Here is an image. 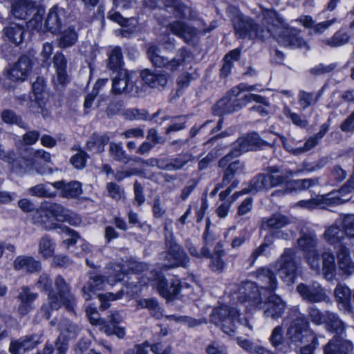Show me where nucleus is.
<instances>
[{
    "label": "nucleus",
    "instance_id": "f257e3e1",
    "mask_svg": "<svg viewBox=\"0 0 354 354\" xmlns=\"http://www.w3.org/2000/svg\"><path fill=\"white\" fill-rule=\"evenodd\" d=\"M263 17L266 23L270 26L266 29H259L250 18L238 14L232 19L236 35L241 38L248 37L250 39H261L272 35L277 38L279 44L286 47L301 48L306 45L305 41L299 35V30L290 28L283 18L274 10H264Z\"/></svg>",
    "mask_w": 354,
    "mask_h": 354
},
{
    "label": "nucleus",
    "instance_id": "f03ea898",
    "mask_svg": "<svg viewBox=\"0 0 354 354\" xmlns=\"http://www.w3.org/2000/svg\"><path fill=\"white\" fill-rule=\"evenodd\" d=\"M227 289L233 300L247 304L246 307L263 309L266 317L277 319L282 316L286 308V302L279 295L274 293L264 295L252 281L230 283Z\"/></svg>",
    "mask_w": 354,
    "mask_h": 354
},
{
    "label": "nucleus",
    "instance_id": "7ed1b4c3",
    "mask_svg": "<svg viewBox=\"0 0 354 354\" xmlns=\"http://www.w3.org/2000/svg\"><path fill=\"white\" fill-rule=\"evenodd\" d=\"M54 283L57 292L54 290L50 292L48 304L43 305L41 310L46 319L50 317L53 310H58L62 306H64L68 311H73L76 304L69 285L62 276H57Z\"/></svg>",
    "mask_w": 354,
    "mask_h": 354
},
{
    "label": "nucleus",
    "instance_id": "20e7f679",
    "mask_svg": "<svg viewBox=\"0 0 354 354\" xmlns=\"http://www.w3.org/2000/svg\"><path fill=\"white\" fill-rule=\"evenodd\" d=\"M239 317V313L235 308L223 305L214 308L210 315V321L230 336L235 334L239 325H243L252 330L253 327L249 321L247 319L241 320Z\"/></svg>",
    "mask_w": 354,
    "mask_h": 354
},
{
    "label": "nucleus",
    "instance_id": "39448f33",
    "mask_svg": "<svg viewBox=\"0 0 354 354\" xmlns=\"http://www.w3.org/2000/svg\"><path fill=\"white\" fill-rule=\"evenodd\" d=\"M292 319L286 331V339L290 346L298 347L307 342L313 335L309 322L305 315L299 312L297 307L291 309Z\"/></svg>",
    "mask_w": 354,
    "mask_h": 354
},
{
    "label": "nucleus",
    "instance_id": "423d86ee",
    "mask_svg": "<svg viewBox=\"0 0 354 354\" xmlns=\"http://www.w3.org/2000/svg\"><path fill=\"white\" fill-rule=\"evenodd\" d=\"M125 273L126 270L123 269L120 265H115L110 268L107 277L91 274L88 280L82 288L83 297L86 301L90 300L95 292L104 289L106 283L113 285L116 282L123 280Z\"/></svg>",
    "mask_w": 354,
    "mask_h": 354
},
{
    "label": "nucleus",
    "instance_id": "0eeeda50",
    "mask_svg": "<svg viewBox=\"0 0 354 354\" xmlns=\"http://www.w3.org/2000/svg\"><path fill=\"white\" fill-rule=\"evenodd\" d=\"M166 246L167 251L160 254V258L165 262L158 263V269L167 270L177 267H187L189 259L181 247L177 244L171 236L166 238Z\"/></svg>",
    "mask_w": 354,
    "mask_h": 354
},
{
    "label": "nucleus",
    "instance_id": "6e6552de",
    "mask_svg": "<svg viewBox=\"0 0 354 354\" xmlns=\"http://www.w3.org/2000/svg\"><path fill=\"white\" fill-rule=\"evenodd\" d=\"M179 57H175L171 60L161 55L160 50L156 46H151L147 50V55L153 66L159 68L165 67L167 69L174 71L190 57L189 52L185 48L179 50Z\"/></svg>",
    "mask_w": 354,
    "mask_h": 354
},
{
    "label": "nucleus",
    "instance_id": "1a4fd4ad",
    "mask_svg": "<svg viewBox=\"0 0 354 354\" xmlns=\"http://www.w3.org/2000/svg\"><path fill=\"white\" fill-rule=\"evenodd\" d=\"M252 102H256L260 104L269 106V103L264 97L249 93L243 95L239 100H234L233 101L227 99L220 100L214 105L213 110L214 113L218 115L231 113L239 110Z\"/></svg>",
    "mask_w": 354,
    "mask_h": 354
},
{
    "label": "nucleus",
    "instance_id": "9d476101",
    "mask_svg": "<svg viewBox=\"0 0 354 354\" xmlns=\"http://www.w3.org/2000/svg\"><path fill=\"white\" fill-rule=\"evenodd\" d=\"M273 266L286 284L290 285L294 283L296 279L297 265L295 252L292 249H286Z\"/></svg>",
    "mask_w": 354,
    "mask_h": 354
},
{
    "label": "nucleus",
    "instance_id": "9b49d317",
    "mask_svg": "<svg viewBox=\"0 0 354 354\" xmlns=\"http://www.w3.org/2000/svg\"><path fill=\"white\" fill-rule=\"evenodd\" d=\"M151 286L156 287L159 293L165 298L171 299L178 295L180 290L178 279H173L170 283L165 280L160 271L153 270L149 279Z\"/></svg>",
    "mask_w": 354,
    "mask_h": 354
},
{
    "label": "nucleus",
    "instance_id": "f8f14e48",
    "mask_svg": "<svg viewBox=\"0 0 354 354\" xmlns=\"http://www.w3.org/2000/svg\"><path fill=\"white\" fill-rule=\"evenodd\" d=\"M256 282H252L258 290L269 293H273L278 287V280L275 273L270 267L263 266L259 268L253 272Z\"/></svg>",
    "mask_w": 354,
    "mask_h": 354
},
{
    "label": "nucleus",
    "instance_id": "ddd939ff",
    "mask_svg": "<svg viewBox=\"0 0 354 354\" xmlns=\"http://www.w3.org/2000/svg\"><path fill=\"white\" fill-rule=\"evenodd\" d=\"M290 223L288 218L282 214H274L269 218H263L261 223L265 230H272L277 238L288 239L292 234L291 231H283L282 228Z\"/></svg>",
    "mask_w": 354,
    "mask_h": 354
},
{
    "label": "nucleus",
    "instance_id": "4468645a",
    "mask_svg": "<svg viewBox=\"0 0 354 354\" xmlns=\"http://www.w3.org/2000/svg\"><path fill=\"white\" fill-rule=\"evenodd\" d=\"M297 291L304 300L310 303H319L328 298L324 290L317 282L310 284L301 283L297 286Z\"/></svg>",
    "mask_w": 354,
    "mask_h": 354
},
{
    "label": "nucleus",
    "instance_id": "2eb2a0df",
    "mask_svg": "<svg viewBox=\"0 0 354 354\" xmlns=\"http://www.w3.org/2000/svg\"><path fill=\"white\" fill-rule=\"evenodd\" d=\"M263 145L264 142L257 133H251L247 136L241 137L236 140L232 153L234 154V156H238L243 153L252 151Z\"/></svg>",
    "mask_w": 354,
    "mask_h": 354
},
{
    "label": "nucleus",
    "instance_id": "dca6fc26",
    "mask_svg": "<svg viewBox=\"0 0 354 354\" xmlns=\"http://www.w3.org/2000/svg\"><path fill=\"white\" fill-rule=\"evenodd\" d=\"M32 61L27 56H21L10 68L8 78L15 82H23L32 70Z\"/></svg>",
    "mask_w": 354,
    "mask_h": 354
},
{
    "label": "nucleus",
    "instance_id": "f3484780",
    "mask_svg": "<svg viewBox=\"0 0 354 354\" xmlns=\"http://www.w3.org/2000/svg\"><path fill=\"white\" fill-rule=\"evenodd\" d=\"M41 342V335H26L17 340L11 341L9 351L11 354H20L34 348Z\"/></svg>",
    "mask_w": 354,
    "mask_h": 354
},
{
    "label": "nucleus",
    "instance_id": "a211bd4d",
    "mask_svg": "<svg viewBox=\"0 0 354 354\" xmlns=\"http://www.w3.org/2000/svg\"><path fill=\"white\" fill-rule=\"evenodd\" d=\"M134 82L131 80V73L126 69L117 71L112 82V89L115 93H131L133 91Z\"/></svg>",
    "mask_w": 354,
    "mask_h": 354
},
{
    "label": "nucleus",
    "instance_id": "6ab92c4d",
    "mask_svg": "<svg viewBox=\"0 0 354 354\" xmlns=\"http://www.w3.org/2000/svg\"><path fill=\"white\" fill-rule=\"evenodd\" d=\"M41 1L16 0L12 6V13L16 18L26 19L38 9Z\"/></svg>",
    "mask_w": 354,
    "mask_h": 354
},
{
    "label": "nucleus",
    "instance_id": "aec40b11",
    "mask_svg": "<svg viewBox=\"0 0 354 354\" xmlns=\"http://www.w3.org/2000/svg\"><path fill=\"white\" fill-rule=\"evenodd\" d=\"M298 173L290 169H283L279 167H270L266 174L269 188L281 185L288 182L289 178Z\"/></svg>",
    "mask_w": 354,
    "mask_h": 354
},
{
    "label": "nucleus",
    "instance_id": "412c9836",
    "mask_svg": "<svg viewBox=\"0 0 354 354\" xmlns=\"http://www.w3.org/2000/svg\"><path fill=\"white\" fill-rule=\"evenodd\" d=\"M169 30L175 35L188 43L196 39L199 30L180 21H174L168 25Z\"/></svg>",
    "mask_w": 354,
    "mask_h": 354
},
{
    "label": "nucleus",
    "instance_id": "4be33fe9",
    "mask_svg": "<svg viewBox=\"0 0 354 354\" xmlns=\"http://www.w3.org/2000/svg\"><path fill=\"white\" fill-rule=\"evenodd\" d=\"M66 19V10L57 6H53L48 12L46 19V28L53 33L58 32Z\"/></svg>",
    "mask_w": 354,
    "mask_h": 354
},
{
    "label": "nucleus",
    "instance_id": "5701e85b",
    "mask_svg": "<svg viewBox=\"0 0 354 354\" xmlns=\"http://www.w3.org/2000/svg\"><path fill=\"white\" fill-rule=\"evenodd\" d=\"M353 349L351 342L335 336L324 346V354H349Z\"/></svg>",
    "mask_w": 354,
    "mask_h": 354
},
{
    "label": "nucleus",
    "instance_id": "b1692460",
    "mask_svg": "<svg viewBox=\"0 0 354 354\" xmlns=\"http://www.w3.org/2000/svg\"><path fill=\"white\" fill-rule=\"evenodd\" d=\"M53 66L55 69L54 82L56 85L64 86L69 82L66 72L67 62L64 55L57 52L53 57Z\"/></svg>",
    "mask_w": 354,
    "mask_h": 354
},
{
    "label": "nucleus",
    "instance_id": "393cba45",
    "mask_svg": "<svg viewBox=\"0 0 354 354\" xmlns=\"http://www.w3.org/2000/svg\"><path fill=\"white\" fill-rule=\"evenodd\" d=\"M52 185L60 191V195L66 198H75L82 193V184L76 180L66 182L59 180L52 183Z\"/></svg>",
    "mask_w": 354,
    "mask_h": 354
},
{
    "label": "nucleus",
    "instance_id": "a878e982",
    "mask_svg": "<svg viewBox=\"0 0 354 354\" xmlns=\"http://www.w3.org/2000/svg\"><path fill=\"white\" fill-rule=\"evenodd\" d=\"M14 268L18 271L27 273H34L41 270V265L39 261L31 256H19L13 263Z\"/></svg>",
    "mask_w": 354,
    "mask_h": 354
},
{
    "label": "nucleus",
    "instance_id": "bb28decb",
    "mask_svg": "<svg viewBox=\"0 0 354 354\" xmlns=\"http://www.w3.org/2000/svg\"><path fill=\"white\" fill-rule=\"evenodd\" d=\"M140 75L143 82L151 88H162L168 82V74L162 71L152 72L146 69Z\"/></svg>",
    "mask_w": 354,
    "mask_h": 354
},
{
    "label": "nucleus",
    "instance_id": "cd10ccee",
    "mask_svg": "<svg viewBox=\"0 0 354 354\" xmlns=\"http://www.w3.org/2000/svg\"><path fill=\"white\" fill-rule=\"evenodd\" d=\"M337 265L339 270L347 276L354 273V261L351 259L349 250L341 245L337 252Z\"/></svg>",
    "mask_w": 354,
    "mask_h": 354
},
{
    "label": "nucleus",
    "instance_id": "c85d7f7f",
    "mask_svg": "<svg viewBox=\"0 0 354 354\" xmlns=\"http://www.w3.org/2000/svg\"><path fill=\"white\" fill-rule=\"evenodd\" d=\"M270 189L266 177V174H261L254 177L250 183L248 188L243 189L241 192H237L233 194V200H235L240 195L248 193H257L258 192L267 190Z\"/></svg>",
    "mask_w": 354,
    "mask_h": 354
},
{
    "label": "nucleus",
    "instance_id": "c756f323",
    "mask_svg": "<svg viewBox=\"0 0 354 354\" xmlns=\"http://www.w3.org/2000/svg\"><path fill=\"white\" fill-rule=\"evenodd\" d=\"M335 194H327L324 195H318L315 198L309 200H302L297 203V205L309 210L314 209L318 207H324L325 205H334L332 201L336 199L334 198Z\"/></svg>",
    "mask_w": 354,
    "mask_h": 354
},
{
    "label": "nucleus",
    "instance_id": "7c9ffc66",
    "mask_svg": "<svg viewBox=\"0 0 354 354\" xmlns=\"http://www.w3.org/2000/svg\"><path fill=\"white\" fill-rule=\"evenodd\" d=\"M354 191V174L350 178L346 183L342 186L339 189L335 190L329 194H335L333 196L337 199L332 201L334 205H339L348 201L351 197L347 195Z\"/></svg>",
    "mask_w": 354,
    "mask_h": 354
},
{
    "label": "nucleus",
    "instance_id": "2f4dec72",
    "mask_svg": "<svg viewBox=\"0 0 354 354\" xmlns=\"http://www.w3.org/2000/svg\"><path fill=\"white\" fill-rule=\"evenodd\" d=\"M7 39L16 45L20 44L24 40V28L19 24H12L3 29Z\"/></svg>",
    "mask_w": 354,
    "mask_h": 354
},
{
    "label": "nucleus",
    "instance_id": "473e14b6",
    "mask_svg": "<svg viewBox=\"0 0 354 354\" xmlns=\"http://www.w3.org/2000/svg\"><path fill=\"white\" fill-rule=\"evenodd\" d=\"M45 216L51 215L57 221L71 222L69 218V212L63 206L57 203L49 204L46 207V210L44 211Z\"/></svg>",
    "mask_w": 354,
    "mask_h": 354
},
{
    "label": "nucleus",
    "instance_id": "72a5a7b5",
    "mask_svg": "<svg viewBox=\"0 0 354 354\" xmlns=\"http://www.w3.org/2000/svg\"><path fill=\"white\" fill-rule=\"evenodd\" d=\"M325 86H323L316 93L300 91L298 94V101L303 109L317 103L324 93Z\"/></svg>",
    "mask_w": 354,
    "mask_h": 354
},
{
    "label": "nucleus",
    "instance_id": "f704fd0d",
    "mask_svg": "<svg viewBox=\"0 0 354 354\" xmlns=\"http://www.w3.org/2000/svg\"><path fill=\"white\" fill-rule=\"evenodd\" d=\"M55 243L48 235L41 236L38 243V254L43 259L52 257L55 251Z\"/></svg>",
    "mask_w": 354,
    "mask_h": 354
},
{
    "label": "nucleus",
    "instance_id": "c9c22d12",
    "mask_svg": "<svg viewBox=\"0 0 354 354\" xmlns=\"http://www.w3.org/2000/svg\"><path fill=\"white\" fill-rule=\"evenodd\" d=\"M109 141V137L107 135H100L93 133L86 142V147L88 151L94 153H101L104 149V146Z\"/></svg>",
    "mask_w": 354,
    "mask_h": 354
},
{
    "label": "nucleus",
    "instance_id": "e433bc0d",
    "mask_svg": "<svg viewBox=\"0 0 354 354\" xmlns=\"http://www.w3.org/2000/svg\"><path fill=\"white\" fill-rule=\"evenodd\" d=\"M351 292L350 289L342 284H338L335 289V297L339 304V308L345 310H350V298Z\"/></svg>",
    "mask_w": 354,
    "mask_h": 354
},
{
    "label": "nucleus",
    "instance_id": "4c0bfd02",
    "mask_svg": "<svg viewBox=\"0 0 354 354\" xmlns=\"http://www.w3.org/2000/svg\"><path fill=\"white\" fill-rule=\"evenodd\" d=\"M300 250L306 254L317 251V239L314 234H303L297 240Z\"/></svg>",
    "mask_w": 354,
    "mask_h": 354
},
{
    "label": "nucleus",
    "instance_id": "58836bf2",
    "mask_svg": "<svg viewBox=\"0 0 354 354\" xmlns=\"http://www.w3.org/2000/svg\"><path fill=\"white\" fill-rule=\"evenodd\" d=\"M324 324L327 330L330 332L342 334L345 330L344 323L333 313L328 312Z\"/></svg>",
    "mask_w": 354,
    "mask_h": 354
},
{
    "label": "nucleus",
    "instance_id": "ea45409f",
    "mask_svg": "<svg viewBox=\"0 0 354 354\" xmlns=\"http://www.w3.org/2000/svg\"><path fill=\"white\" fill-rule=\"evenodd\" d=\"M281 141L283 147L286 150L289 151L295 155H299L302 153L307 152L315 147L319 142V140L314 136L309 138L305 142L304 147L293 148L287 142V139L284 137H281Z\"/></svg>",
    "mask_w": 354,
    "mask_h": 354
},
{
    "label": "nucleus",
    "instance_id": "a19ab883",
    "mask_svg": "<svg viewBox=\"0 0 354 354\" xmlns=\"http://www.w3.org/2000/svg\"><path fill=\"white\" fill-rule=\"evenodd\" d=\"M339 224L336 223L329 226L324 234V239L330 244H335L340 242L344 238V232L339 228Z\"/></svg>",
    "mask_w": 354,
    "mask_h": 354
},
{
    "label": "nucleus",
    "instance_id": "79ce46f5",
    "mask_svg": "<svg viewBox=\"0 0 354 354\" xmlns=\"http://www.w3.org/2000/svg\"><path fill=\"white\" fill-rule=\"evenodd\" d=\"M78 35L74 28L69 26L62 32L59 39V46L62 48L74 45L77 41Z\"/></svg>",
    "mask_w": 354,
    "mask_h": 354
},
{
    "label": "nucleus",
    "instance_id": "37998d69",
    "mask_svg": "<svg viewBox=\"0 0 354 354\" xmlns=\"http://www.w3.org/2000/svg\"><path fill=\"white\" fill-rule=\"evenodd\" d=\"M322 261L325 278L328 280L333 279L335 270L334 255L331 252H325L322 254Z\"/></svg>",
    "mask_w": 354,
    "mask_h": 354
},
{
    "label": "nucleus",
    "instance_id": "c03bdc74",
    "mask_svg": "<svg viewBox=\"0 0 354 354\" xmlns=\"http://www.w3.org/2000/svg\"><path fill=\"white\" fill-rule=\"evenodd\" d=\"M59 336L66 339L75 337L80 330L76 324L66 319L63 320L59 324Z\"/></svg>",
    "mask_w": 354,
    "mask_h": 354
},
{
    "label": "nucleus",
    "instance_id": "a18cd8bd",
    "mask_svg": "<svg viewBox=\"0 0 354 354\" xmlns=\"http://www.w3.org/2000/svg\"><path fill=\"white\" fill-rule=\"evenodd\" d=\"M336 223H339L342 226L346 236L354 238V214L340 216L336 220Z\"/></svg>",
    "mask_w": 354,
    "mask_h": 354
},
{
    "label": "nucleus",
    "instance_id": "49530a36",
    "mask_svg": "<svg viewBox=\"0 0 354 354\" xmlns=\"http://www.w3.org/2000/svg\"><path fill=\"white\" fill-rule=\"evenodd\" d=\"M109 154L115 160L124 163L129 162L130 158L124 150L120 143L111 142L109 147Z\"/></svg>",
    "mask_w": 354,
    "mask_h": 354
},
{
    "label": "nucleus",
    "instance_id": "de8ad7c7",
    "mask_svg": "<svg viewBox=\"0 0 354 354\" xmlns=\"http://www.w3.org/2000/svg\"><path fill=\"white\" fill-rule=\"evenodd\" d=\"M237 344L244 350L251 353L268 354V351L263 346L246 339H237Z\"/></svg>",
    "mask_w": 354,
    "mask_h": 354
},
{
    "label": "nucleus",
    "instance_id": "09e8293b",
    "mask_svg": "<svg viewBox=\"0 0 354 354\" xmlns=\"http://www.w3.org/2000/svg\"><path fill=\"white\" fill-rule=\"evenodd\" d=\"M239 57L240 50L238 48L230 51L225 56L224 64L221 71V75L227 76L230 73L234 66V62L237 60Z\"/></svg>",
    "mask_w": 354,
    "mask_h": 354
},
{
    "label": "nucleus",
    "instance_id": "8fccbe9b",
    "mask_svg": "<svg viewBox=\"0 0 354 354\" xmlns=\"http://www.w3.org/2000/svg\"><path fill=\"white\" fill-rule=\"evenodd\" d=\"M122 50L120 48L115 47L109 54V67L113 71H118L120 69H123L122 68Z\"/></svg>",
    "mask_w": 354,
    "mask_h": 354
},
{
    "label": "nucleus",
    "instance_id": "3c124183",
    "mask_svg": "<svg viewBox=\"0 0 354 354\" xmlns=\"http://www.w3.org/2000/svg\"><path fill=\"white\" fill-rule=\"evenodd\" d=\"M243 170V166L239 161H234L231 162L225 171L223 178V183L227 185L233 178L234 174L241 173Z\"/></svg>",
    "mask_w": 354,
    "mask_h": 354
},
{
    "label": "nucleus",
    "instance_id": "603ef678",
    "mask_svg": "<svg viewBox=\"0 0 354 354\" xmlns=\"http://www.w3.org/2000/svg\"><path fill=\"white\" fill-rule=\"evenodd\" d=\"M330 161V158L327 156L322 157L313 162H304L303 169L297 170V172L300 173L304 171L308 172L317 171L324 168Z\"/></svg>",
    "mask_w": 354,
    "mask_h": 354
},
{
    "label": "nucleus",
    "instance_id": "864d4df0",
    "mask_svg": "<svg viewBox=\"0 0 354 354\" xmlns=\"http://www.w3.org/2000/svg\"><path fill=\"white\" fill-rule=\"evenodd\" d=\"M328 312H321L316 306H310L308 309V315L311 322L316 325H321L324 324V322L328 315Z\"/></svg>",
    "mask_w": 354,
    "mask_h": 354
},
{
    "label": "nucleus",
    "instance_id": "5fc2aeb1",
    "mask_svg": "<svg viewBox=\"0 0 354 354\" xmlns=\"http://www.w3.org/2000/svg\"><path fill=\"white\" fill-rule=\"evenodd\" d=\"M2 120L9 124H16L18 127L26 129V124L23 122L21 118L17 115L13 111L10 110H5L1 113Z\"/></svg>",
    "mask_w": 354,
    "mask_h": 354
},
{
    "label": "nucleus",
    "instance_id": "6e6d98bb",
    "mask_svg": "<svg viewBox=\"0 0 354 354\" xmlns=\"http://www.w3.org/2000/svg\"><path fill=\"white\" fill-rule=\"evenodd\" d=\"M138 305L141 308H148L153 316L159 318L161 315L160 307L155 299H140L138 301Z\"/></svg>",
    "mask_w": 354,
    "mask_h": 354
},
{
    "label": "nucleus",
    "instance_id": "4d7b16f0",
    "mask_svg": "<svg viewBox=\"0 0 354 354\" xmlns=\"http://www.w3.org/2000/svg\"><path fill=\"white\" fill-rule=\"evenodd\" d=\"M318 183L319 180L317 178H306L293 180L290 183V186L297 191H302L308 189Z\"/></svg>",
    "mask_w": 354,
    "mask_h": 354
},
{
    "label": "nucleus",
    "instance_id": "13d9d810",
    "mask_svg": "<svg viewBox=\"0 0 354 354\" xmlns=\"http://www.w3.org/2000/svg\"><path fill=\"white\" fill-rule=\"evenodd\" d=\"M99 300L101 302L100 308L103 310L107 309L110 306V301H115L122 298V292L119 291L117 294H113L111 292H107L105 294H100L97 295Z\"/></svg>",
    "mask_w": 354,
    "mask_h": 354
},
{
    "label": "nucleus",
    "instance_id": "bf43d9fd",
    "mask_svg": "<svg viewBox=\"0 0 354 354\" xmlns=\"http://www.w3.org/2000/svg\"><path fill=\"white\" fill-rule=\"evenodd\" d=\"M348 38L346 32L338 31L330 39H327L326 44L331 47H337L346 44Z\"/></svg>",
    "mask_w": 354,
    "mask_h": 354
},
{
    "label": "nucleus",
    "instance_id": "052dcab7",
    "mask_svg": "<svg viewBox=\"0 0 354 354\" xmlns=\"http://www.w3.org/2000/svg\"><path fill=\"white\" fill-rule=\"evenodd\" d=\"M269 339L274 347L279 348L284 342L283 327L281 326L274 327Z\"/></svg>",
    "mask_w": 354,
    "mask_h": 354
},
{
    "label": "nucleus",
    "instance_id": "680f3d73",
    "mask_svg": "<svg viewBox=\"0 0 354 354\" xmlns=\"http://www.w3.org/2000/svg\"><path fill=\"white\" fill-rule=\"evenodd\" d=\"M186 248L193 257L197 258H209L211 257L210 250L206 246H203L200 251H198L195 245L192 242L187 241L186 242Z\"/></svg>",
    "mask_w": 354,
    "mask_h": 354
},
{
    "label": "nucleus",
    "instance_id": "e2e57ef3",
    "mask_svg": "<svg viewBox=\"0 0 354 354\" xmlns=\"http://www.w3.org/2000/svg\"><path fill=\"white\" fill-rule=\"evenodd\" d=\"M272 245V241L268 240L267 238L265 239L264 242L261 243L260 246L257 248L251 254V256L249 258V261L250 262V266H252L256 260L261 255L265 254L268 248Z\"/></svg>",
    "mask_w": 354,
    "mask_h": 354
},
{
    "label": "nucleus",
    "instance_id": "0e129e2a",
    "mask_svg": "<svg viewBox=\"0 0 354 354\" xmlns=\"http://www.w3.org/2000/svg\"><path fill=\"white\" fill-rule=\"evenodd\" d=\"M106 190L109 196L115 201H119L124 197V190L115 183H107Z\"/></svg>",
    "mask_w": 354,
    "mask_h": 354
},
{
    "label": "nucleus",
    "instance_id": "69168bd1",
    "mask_svg": "<svg viewBox=\"0 0 354 354\" xmlns=\"http://www.w3.org/2000/svg\"><path fill=\"white\" fill-rule=\"evenodd\" d=\"M52 283V280L49 276L47 274L44 273L39 277L37 282L36 283V287L41 291L48 292V295L50 291L53 290Z\"/></svg>",
    "mask_w": 354,
    "mask_h": 354
},
{
    "label": "nucleus",
    "instance_id": "338daca9",
    "mask_svg": "<svg viewBox=\"0 0 354 354\" xmlns=\"http://www.w3.org/2000/svg\"><path fill=\"white\" fill-rule=\"evenodd\" d=\"M86 158V153L83 151H80L71 158L70 162L75 168L82 169L85 167Z\"/></svg>",
    "mask_w": 354,
    "mask_h": 354
},
{
    "label": "nucleus",
    "instance_id": "774afa93",
    "mask_svg": "<svg viewBox=\"0 0 354 354\" xmlns=\"http://www.w3.org/2000/svg\"><path fill=\"white\" fill-rule=\"evenodd\" d=\"M37 297V294L30 291V288L26 286L21 288V291L19 294L18 299L21 302L31 304Z\"/></svg>",
    "mask_w": 354,
    "mask_h": 354
}]
</instances>
